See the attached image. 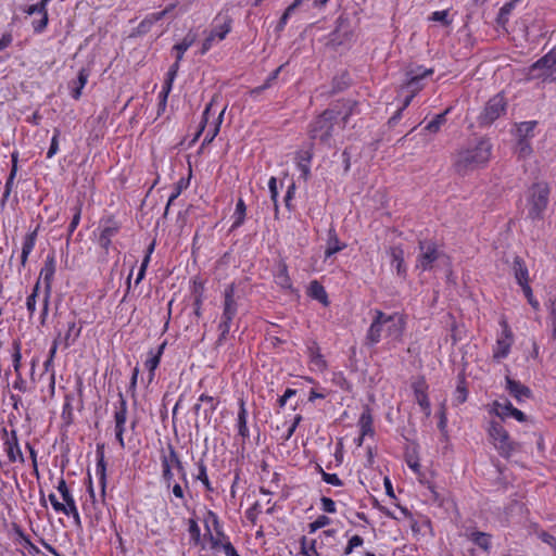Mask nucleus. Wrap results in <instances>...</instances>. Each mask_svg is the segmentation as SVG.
I'll list each match as a JSON object with an SVG mask.
<instances>
[{
    "instance_id": "4d7b16f0",
    "label": "nucleus",
    "mask_w": 556,
    "mask_h": 556,
    "mask_svg": "<svg viewBox=\"0 0 556 556\" xmlns=\"http://www.w3.org/2000/svg\"><path fill=\"white\" fill-rule=\"evenodd\" d=\"M80 214H81V208L78 205V206L75 207V214H74L73 219H72V222H71V224L68 226L70 233L74 232V230L78 226L79 220H80Z\"/></svg>"
},
{
    "instance_id": "a19ab883",
    "label": "nucleus",
    "mask_w": 556,
    "mask_h": 556,
    "mask_svg": "<svg viewBox=\"0 0 556 556\" xmlns=\"http://www.w3.org/2000/svg\"><path fill=\"white\" fill-rule=\"evenodd\" d=\"M245 210H247L245 204H244L243 200L240 199L236 205V212H235L236 219L232 225L233 228L242 225V223L244 220V216H245Z\"/></svg>"
},
{
    "instance_id": "473e14b6",
    "label": "nucleus",
    "mask_w": 556,
    "mask_h": 556,
    "mask_svg": "<svg viewBox=\"0 0 556 556\" xmlns=\"http://www.w3.org/2000/svg\"><path fill=\"white\" fill-rule=\"evenodd\" d=\"M194 41H195V35L188 34L181 40V42H179V43L174 46V50L177 51V56H176L177 61H181L182 60L184 53L193 45Z\"/></svg>"
},
{
    "instance_id": "de8ad7c7",
    "label": "nucleus",
    "mask_w": 556,
    "mask_h": 556,
    "mask_svg": "<svg viewBox=\"0 0 556 556\" xmlns=\"http://www.w3.org/2000/svg\"><path fill=\"white\" fill-rule=\"evenodd\" d=\"M59 136H60V131L56 129L54 131V136L51 139L50 148H49V150L47 152V157L48 159L53 157L58 153V151H59Z\"/></svg>"
},
{
    "instance_id": "052dcab7",
    "label": "nucleus",
    "mask_w": 556,
    "mask_h": 556,
    "mask_svg": "<svg viewBox=\"0 0 556 556\" xmlns=\"http://www.w3.org/2000/svg\"><path fill=\"white\" fill-rule=\"evenodd\" d=\"M58 491L60 492L61 496H62V500L64 498H67L71 495L70 491H68V488L66 485V482L65 480L61 479L58 483V486H56Z\"/></svg>"
},
{
    "instance_id": "ea45409f",
    "label": "nucleus",
    "mask_w": 556,
    "mask_h": 556,
    "mask_svg": "<svg viewBox=\"0 0 556 556\" xmlns=\"http://www.w3.org/2000/svg\"><path fill=\"white\" fill-rule=\"evenodd\" d=\"M316 542L314 540L307 541V539L304 536L301 540V553L304 556H318V553L316 551Z\"/></svg>"
},
{
    "instance_id": "680f3d73",
    "label": "nucleus",
    "mask_w": 556,
    "mask_h": 556,
    "mask_svg": "<svg viewBox=\"0 0 556 556\" xmlns=\"http://www.w3.org/2000/svg\"><path fill=\"white\" fill-rule=\"evenodd\" d=\"M99 475H100V483L102 486V495L104 494V481H105V467L103 463V458H101L97 465Z\"/></svg>"
},
{
    "instance_id": "4c0bfd02",
    "label": "nucleus",
    "mask_w": 556,
    "mask_h": 556,
    "mask_svg": "<svg viewBox=\"0 0 556 556\" xmlns=\"http://www.w3.org/2000/svg\"><path fill=\"white\" fill-rule=\"evenodd\" d=\"M163 462H166L168 464V468H173V467H176L178 468L179 470H182V466H181V463L178 458V455L177 453L175 452V450L169 446V451H168V454L167 455H163L162 457V463Z\"/></svg>"
},
{
    "instance_id": "bf43d9fd",
    "label": "nucleus",
    "mask_w": 556,
    "mask_h": 556,
    "mask_svg": "<svg viewBox=\"0 0 556 556\" xmlns=\"http://www.w3.org/2000/svg\"><path fill=\"white\" fill-rule=\"evenodd\" d=\"M217 135H218V131L216 130V128L207 126L205 128V137L203 140V143H211Z\"/></svg>"
},
{
    "instance_id": "4468645a",
    "label": "nucleus",
    "mask_w": 556,
    "mask_h": 556,
    "mask_svg": "<svg viewBox=\"0 0 556 556\" xmlns=\"http://www.w3.org/2000/svg\"><path fill=\"white\" fill-rule=\"evenodd\" d=\"M491 412L494 413L501 419L513 417L520 422H523L527 419L526 415L518 408H515L508 400L494 401L492 404Z\"/></svg>"
},
{
    "instance_id": "c9c22d12",
    "label": "nucleus",
    "mask_w": 556,
    "mask_h": 556,
    "mask_svg": "<svg viewBox=\"0 0 556 556\" xmlns=\"http://www.w3.org/2000/svg\"><path fill=\"white\" fill-rule=\"evenodd\" d=\"M163 349H164V345H161L159 349V352L155 355H152L150 358H148L144 363V366L150 371V377H149L150 380L153 379L154 370L157 368V366L160 364V358H161Z\"/></svg>"
},
{
    "instance_id": "423d86ee",
    "label": "nucleus",
    "mask_w": 556,
    "mask_h": 556,
    "mask_svg": "<svg viewBox=\"0 0 556 556\" xmlns=\"http://www.w3.org/2000/svg\"><path fill=\"white\" fill-rule=\"evenodd\" d=\"M507 102L503 94L498 93L491 98L479 115L481 126H490L500 118L506 111Z\"/></svg>"
},
{
    "instance_id": "864d4df0",
    "label": "nucleus",
    "mask_w": 556,
    "mask_h": 556,
    "mask_svg": "<svg viewBox=\"0 0 556 556\" xmlns=\"http://www.w3.org/2000/svg\"><path fill=\"white\" fill-rule=\"evenodd\" d=\"M114 432H115V438L118 441L121 447H125V442H124L125 425L114 424Z\"/></svg>"
},
{
    "instance_id": "7ed1b4c3",
    "label": "nucleus",
    "mask_w": 556,
    "mask_h": 556,
    "mask_svg": "<svg viewBox=\"0 0 556 556\" xmlns=\"http://www.w3.org/2000/svg\"><path fill=\"white\" fill-rule=\"evenodd\" d=\"M549 187L546 182L533 184L527 197L528 216L535 220L542 219L548 205Z\"/></svg>"
},
{
    "instance_id": "13d9d810",
    "label": "nucleus",
    "mask_w": 556,
    "mask_h": 556,
    "mask_svg": "<svg viewBox=\"0 0 556 556\" xmlns=\"http://www.w3.org/2000/svg\"><path fill=\"white\" fill-rule=\"evenodd\" d=\"M539 538L544 543L548 544L554 551H556V539L554 538V535L543 531L539 534Z\"/></svg>"
},
{
    "instance_id": "79ce46f5",
    "label": "nucleus",
    "mask_w": 556,
    "mask_h": 556,
    "mask_svg": "<svg viewBox=\"0 0 556 556\" xmlns=\"http://www.w3.org/2000/svg\"><path fill=\"white\" fill-rule=\"evenodd\" d=\"M80 334V328H77L75 323L68 325L67 333L64 338L65 348L70 346Z\"/></svg>"
},
{
    "instance_id": "58836bf2",
    "label": "nucleus",
    "mask_w": 556,
    "mask_h": 556,
    "mask_svg": "<svg viewBox=\"0 0 556 556\" xmlns=\"http://www.w3.org/2000/svg\"><path fill=\"white\" fill-rule=\"evenodd\" d=\"M516 153L521 159H526V157L530 156L532 153V148L530 146L529 140L518 139V142L516 146Z\"/></svg>"
},
{
    "instance_id": "2f4dec72",
    "label": "nucleus",
    "mask_w": 556,
    "mask_h": 556,
    "mask_svg": "<svg viewBox=\"0 0 556 556\" xmlns=\"http://www.w3.org/2000/svg\"><path fill=\"white\" fill-rule=\"evenodd\" d=\"M535 122H523L517 126L516 134L518 139L529 140L534 136Z\"/></svg>"
},
{
    "instance_id": "c03bdc74",
    "label": "nucleus",
    "mask_w": 556,
    "mask_h": 556,
    "mask_svg": "<svg viewBox=\"0 0 556 556\" xmlns=\"http://www.w3.org/2000/svg\"><path fill=\"white\" fill-rule=\"evenodd\" d=\"M38 290H39V281H37L31 294L27 298V301H26V306H27V309L30 313V315L34 314V312L36 309V299L38 295Z\"/></svg>"
},
{
    "instance_id": "c756f323",
    "label": "nucleus",
    "mask_w": 556,
    "mask_h": 556,
    "mask_svg": "<svg viewBox=\"0 0 556 556\" xmlns=\"http://www.w3.org/2000/svg\"><path fill=\"white\" fill-rule=\"evenodd\" d=\"M35 241H36V231L28 233L23 241L22 255H21V263L23 266L26 264L28 255L30 254V252L33 251V249L35 247Z\"/></svg>"
},
{
    "instance_id": "f704fd0d",
    "label": "nucleus",
    "mask_w": 556,
    "mask_h": 556,
    "mask_svg": "<svg viewBox=\"0 0 556 556\" xmlns=\"http://www.w3.org/2000/svg\"><path fill=\"white\" fill-rule=\"evenodd\" d=\"M450 112V109L445 110V112L437 115L431 122H429L426 126V130L435 134L440 130L441 126L445 123V115Z\"/></svg>"
},
{
    "instance_id": "09e8293b",
    "label": "nucleus",
    "mask_w": 556,
    "mask_h": 556,
    "mask_svg": "<svg viewBox=\"0 0 556 556\" xmlns=\"http://www.w3.org/2000/svg\"><path fill=\"white\" fill-rule=\"evenodd\" d=\"M363 542L364 541L359 535H353L345 547L344 554H351L355 547L363 545Z\"/></svg>"
},
{
    "instance_id": "1a4fd4ad",
    "label": "nucleus",
    "mask_w": 556,
    "mask_h": 556,
    "mask_svg": "<svg viewBox=\"0 0 556 556\" xmlns=\"http://www.w3.org/2000/svg\"><path fill=\"white\" fill-rule=\"evenodd\" d=\"M443 256L435 243L433 242H419V255L417 257L416 268L421 270H429L433 267V263Z\"/></svg>"
},
{
    "instance_id": "5fc2aeb1",
    "label": "nucleus",
    "mask_w": 556,
    "mask_h": 556,
    "mask_svg": "<svg viewBox=\"0 0 556 556\" xmlns=\"http://www.w3.org/2000/svg\"><path fill=\"white\" fill-rule=\"evenodd\" d=\"M321 508L324 511L329 513V514L336 513V504L329 497L321 498Z\"/></svg>"
},
{
    "instance_id": "39448f33",
    "label": "nucleus",
    "mask_w": 556,
    "mask_h": 556,
    "mask_svg": "<svg viewBox=\"0 0 556 556\" xmlns=\"http://www.w3.org/2000/svg\"><path fill=\"white\" fill-rule=\"evenodd\" d=\"M488 432L494 447L502 456L508 457L516 451L517 444L510 440L508 432L500 424L491 422Z\"/></svg>"
},
{
    "instance_id": "49530a36",
    "label": "nucleus",
    "mask_w": 556,
    "mask_h": 556,
    "mask_svg": "<svg viewBox=\"0 0 556 556\" xmlns=\"http://www.w3.org/2000/svg\"><path fill=\"white\" fill-rule=\"evenodd\" d=\"M447 17H448V11L443 10V11L433 12L430 16V20L433 22H440L444 25H450L451 21Z\"/></svg>"
},
{
    "instance_id": "393cba45",
    "label": "nucleus",
    "mask_w": 556,
    "mask_h": 556,
    "mask_svg": "<svg viewBox=\"0 0 556 556\" xmlns=\"http://www.w3.org/2000/svg\"><path fill=\"white\" fill-rule=\"evenodd\" d=\"M174 9V4L167 7L165 10L156 13H152L148 15L139 25L141 31H147L149 27L155 22L162 20L166 14H168Z\"/></svg>"
},
{
    "instance_id": "9b49d317",
    "label": "nucleus",
    "mask_w": 556,
    "mask_h": 556,
    "mask_svg": "<svg viewBox=\"0 0 556 556\" xmlns=\"http://www.w3.org/2000/svg\"><path fill=\"white\" fill-rule=\"evenodd\" d=\"M502 326V333L497 338L496 343L493 348V358L496 361H501L502 358L508 356L510 348L514 342L513 333L508 325L505 321H503Z\"/></svg>"
},
{
    "instance_id": "6ab92c4d",
    "label": "nucleus",
    "mask_w": 556,
    "mask_h": 556,
    "mask_svg": "<svg viewBox=\"0 0 556 556\" xmlns=\"http://www.w3.org/2000/svg\"><path fill=\"white\" fill-rule=\"evenodd\" d=\"M391 256V265L395 267L400 277L406 276V266L404 264V251L401 247H392L389 250Z\"/></svg>"
},
{
    "instance_id": "412c9836",
    "label": "nucleus",
    "mask_w": 556,
    "mask_h": 556,
    "mask_svg": "<svg viewBox=\"0 0 556 556\" xmlns=\"http://www.w3.org/2000/svg\"><path fill=\"white\" fill-rule=\"evenodd\" d=\"M89 78V72L86 68H81L78 72L77 79L71 83V91L74 99H79L81 90L86 86Z\"/></svg>"
},
{
    "instance_id": "9d476101",
    "label": "nucleus",
    "mask_w": 556,
    "mask_h": 556,
    "mask_svg": "<svg viewBox=\"0 0 556 556\" xmlns=\"http://www.w3.org/2000/svg\"><path fill=\"white\" fill-rule=\"evenodd\" d=\"M432 74V68H424L421 66L410 68L406 74L407 79L404 88H406L408 92L417 94L424 88V84L421 83L422 79L425 77L431 76Z\"/></svg>"
},
{
    "instance_id": "69168bd1",
    "label": "nucleus",
    "mask_w": 556,
    "mask_h": 556,
    "mask_svg": "<svg viewBox=\"0 0 556 556\" xmlns=\"http://www.w3.org/2000/svg\"><path fill=\"white\" fill-rule=\"evenodd\" d=\"M323 478H324V480L327 483H330L332 485H341L342 484L341 480L334 473H326V472H324L323 473Z\"/></svg>"
},
{
    "instance_id": "aec40b11",
    "label": "nucleus",
    "mask_w": 556,
    "mask_h": 556,
    "mask_svg": "<svg viewBox=\"0 0 556 556\" xmlns=\"http://www.w3.org/2000/svg\"><path fill=\"white\" fill-rule=\"evenodd\" d=\"M179 62L180 61L176 60V62L170 66L169 71L167 73V78H166L165 85L163 87V91L160 94V97H161L160 106L162 110H164V108L166 105V100H167L168 93L172 90L174 79H175L178 68H179Z\"/></svg>"
},
{
    "instance_id": "0eeeda50",
    "label": "nucleus",
    "mask_w": 556,
    "mask_h": 556,
    "mask_svg": "<svg viewBox=\"0 0 556 556\" xmlns=\"http://www.w3.org/2000/svg\"><path fill=\"white\" fill-rule=\"evenodd\" d=\"M235 295V287L233 285L227 286L225 289V301H224V312L222 316V321L219 324L220 336L218 341L220 342L226 338L230 330V324L233 317L237 314V304L233 299Z\"/></svg>"
},
{
    "instance_id": "37998d69",
    "label": "nucleus",
    "mask_w": 556,
    "mask_h": 556,
    "mask_svg": "<svg viewBox=\"0 0 556 556\" xmlns=\"http://www.w3.org/2000/svg\"><path fill=\"white\" fill-rule=\"evenodd\" d=\"M416 400L426 415H430V403L428 396L419 389H416Z\"/></svg>"
},
{
    "instance_id": "f8f14e48",
    "label": "nucleus",
    "mask_w": 556,
    "mask_h": 556,
    "mask_svg": "<svg viewBox=\"0 0 556 556\" xmlns=\"http://www.w3.org/2000/svg\"><path fill=\"white\" fill-rule=\"evenodd\" d=\"M55 273V262L53 257H48L45 262L43 267L40 270L39 282L42 280L46 289V296L43 300L42 317L45 318L48 314L49 295L51 292V283Z\"/></svg>"
},
{
    "instance_id": "603ef678",
    "label": "nucleus",
    "mask_w": 556,
    "mask_h": 556,
    "mask_svg": "<svg viewBox=\"0 0 556 556\" xmlns=\"http://www.w3.org/2000/svg\"><path fill=\"white\" fill-rule=\"evenodd\" d=\"M330 523V519L326 516H319L314 522L309 525L311 532L316 531L319 528L326 527Z\"/></svg>"
},
{
    "instance_id": "5701e85b",
    "label": "nucleus",
    "mask_w": 556,
    "mask_h": 556,
    "mask_svg": "<svg viewBox=\"0 0 556 556\" xmlns=\"http://www.w3.org/2000/svg\"><path fill=\"white\" fill-rule=\"evenodd\" d=\"M308 355L311 366L314 370L324 371L327 367L324 356L320 354L319 349L315 345L308 348Z\"/></svg>"
},
{
    "instance_id": "b1692460",
    "label": "nucleus",
    "mask_w": 556,
    "mask_h": 556,
    "mask_svg": "<svg viewBox=\"0 0 556 556\" xmlns=\"http://www.w3.org/2000/svg\"><path fill=\"white\" fill-rule=\"evenodd\" d=\"M308 295L319 301L325 306L328 305V296L325 288L317 281L314 280L308 286Z\"/></svg>"
},
{
    "instance_id": "a18cd8bd",
    "label": "nucleus",
    "mask_w": 556,
    "mask_h": 556,
    "mask_svg": "<svg viewBox=\"0 0 556 556\" xmlns=\"http://www.w3.org/2000/svg\"><path fill=\"white\" fill-rule=\"evenodd\" d=\"M268 188L270 192V198L274 202L275 210H278V188H277V179L275 177H271L268 181Z\"/></svg>"
},
{
    "instance_id": "c85d7f7f",
    "label": "nucleus",
    "mask_w": 556,
    "mask_h": 556,
    "mask_svg": "<svg viewBox=\"0 0 556 556\" xmlns=\"http://www.w3.org/2000/svg\"><path fill=\"white\" fill-rule=\"evenodd\" d=\"M240 409L238 413V429L239 434L243 438L249 435V429L247 426L248 410L245 408L244 401L241 399L239 402Z\"/></svg>"
},
{
    "instance_id": "7c9ffc66",
    "label": "nucleus",
    "mask_w": 556,
    "mask_h": 556,
    "mask_svg": "<svg viewBox=\"0 0 556 556\" xmlns=\"http://www.w3.org/2000/svg\"><path fill=\"white\" fill-rule=\"evenodd\" d=\"M127 420V402L123 394H119V404L114 412V424L126 425Z\"/></svg>"
},
{
    "instance_id": "ddd939ff",
    "label": "nucleus",
    "mask_w": 556,
    "mask_h": 556,
    "mask_svg": "<svg viewBox=\"0 0 556 556\" xmlns=\"http://www.w3.org/2000/svg\"><path fill=\"white\" fill-rule=\"evenodd\" d=\"M50 0H41L39 3L28 5L22 9V11L26 15H39V22L36 21L31 22L33 28L35 33H41L48 25V12H47V5Z\"/></svg>"
},
{
    "instance_id": "e433bc0d",
    "label": "nucleus",
    "mask_w": 556,
    "mask_h": 556,
    "mask_svg": "<svg viewBox=\"0 0 556 556\" xmlns=\"http://www.w3.org/2000/svg\"><path fill=\"white\" fill-rule=\"evenodd\" d=\"M470 540L484 551H486L490 547V536L486 533L472 532L470 534Z\"/></svg>"
},
{
    "instance_id": "f3484780",
    "label": "nucleus",
    "mask_w": 556,
    "mask_h": 556,
    "mask_svg": "<svg viewBox=\"0 0 556 556\" xmlns=\"http://www.w3.org/2000/svg\"><path fill=\"white\" fill-rule=\"evenodd\" d=\"M119 225L113 219L104 220L99 227V244L108 249L111 244V239L118 232Z\"/></svg>"
},
{
    "instance_id": "6e6552de",
    "label": "nucleus",
    "mask_w": 556,
    "mask_h": 556,
    "mask_svg": "<svg viewBox=\"0 0 556 556\" xmlns=\"http://www.w3.org/2000/svg\"><path fill=\"white\" fill-rule=\"evenodd\" d=\"M214 27L202 45L201 53H206L212 46L225 39L231 29V20L227 15H218L214 21Z\"/></svg>"
},
{
    "instance_id": "774afa93",
    "label": "nucleus",
    "mask_w": 556,
    "mask_h": 556,
    "mask_svg": "<svg viewBox=\"0 0 556 556\" xmlns=\"http://www.w3.org/2000/svg\"><path fill=\"white\" fill-rule=\"evenodd\" d=\"M548 320L552 321V320H556V299L551 301L549 305H548Z\"/></svg>"
},
{
    "instance_id": "dca6fc26",
    "label": "nucleus",
    "mask_w": 556,
    "mask_h": 556,
    "mask_svg": "<svg viewBox=\"0 0 556 556\" xmlns=\"http://www.w3.org/2000/svg\"><path fill=\"white\" fill-rule=\"evenodd\" d=\"M216 98L217 97H213V99L211 100V102L206 105L204 112H203V116H202V122H201V125H200V129L199 131L197 132V136H195V139L199 138V136L205 130V128L207 126H211L213 128H216V130L219 132V128H220V125L223 123V119H224V115H225V112H226V106H224L222 109V111L218 113L217 117L212 122L210 123V115H211V112H212V109H213V105L216 101Z\"/></svg>"
},
{
    "instance_id": "f257e3e1",
    "label": "nucleus",
    "mask_w": 556,
    "mask_h": 556,
    "mask_svg": "<svg viewBox=\"0 0 556 556\" xmlns=\"http://www.w3.org/2000/svg\"><path fill=\"white\" fill-rule=\"evenodd\" d=\"M405 324L404 316L399 313L386 314L376 309L366 333L367 344L376 345L381 340H386L389 346H394L402 340Z\"/></svg>"
},
{
    "instance_id": "6e6d98bb",
    "label": "nucleus",
    "mask_w": 556,
    "mask_h": 556,
    "mask_svg": "<svg viewBox=\"0 0 556 556\" xmlns=\"http://www.w3.org/2000/svg\"><path fill=\"white\" fill-rule=\"evenodd\" d=\"M189 532L195 543L200 541V528L194 520L189 521Z\"/></svg>"
},
{
    "instance_id": "e2e57ef3",
    "label": "nucleus",
    "mask_w": 556,
    "mask_h": 556,
    "mask_svg": "<svg viewBox=\"0 0 556 556\" xmlns=\"http://www.w3.org/2000/svg\"><path fill=\"white\" fill-rule=\"evenodd\" d=\"M197 478H198L200 481H202V482H203V484H204L207 489H210V481H208V477H207V473H206V468H205L203 465H201V466L199 467V473H198Z\"/></svg>"
},
{
    "instance_id": "20e7f679",
    "label": "nucleus",
    "mask_w": 556,
    "mask_h": 556,
    "mask_svg": "<svg viewBox=\"0 0 556 556\" xmlns=\"http://www.w3.org/2000/svg\"><path fill=\"white\" fill-rule=\"evenodd\" d=\"M339 113L333 110L325 111L312 125L311 137L321 143H329L332 134L340 127Z\"/></svg>"
},
{
    "instance_id": "8fccbe9b",
    "label": "nucleus",
    "mask_w": 556,
    "mask_h": 556,
    "mask_svg": "<svg viewBox=\"0 0 556 556\" xmlns=\"http://www.w3.org/2000/svg\"><path fill=\"white\" fill-rule=\"evenodd\" d=\"M63 502H64V503H62L63 509H61V513L65 514L66 516H70L71 513H73L75 509H77L73 496L64 498Z\"/></svg>"
},
{
    "instance_id": "72a5a7b5",
    "label": "nucleus",
    "mask_w": 556,
    "mask_h": 556,
    "mask_svg": "<svg viewBox=\"0 0 556 556\" xmlns=\"http://www.w3.org/2000/svg\"><path fill=\"white\" fill-rule=\"evenodd\" d=\"M312 159V154L309 151H302L298 156V167L302 172L304 178H307L309 175V162Z\"/></svg>"
},
{
    "instance_id": "2eb2a0df",
    "label": "nucleus",
    "mask_w": 556,
    "mask_h": 556,
    "mask_svg": "<svg viewBox=\"0 0 556 556\" xmlns=\"http://www.w3.org/2000/svg\"><path fill=\"white\" fill-rule=\"evenodd\" d=\"M543 70L542 75L546 79L556 80V49L533 64L532 71Z\"/></svg>"
},
{
    "instance_id": "0e129e2a",
    "label": "nucleus",
    "mask_w": 556,
    "mask_h": 556,
    "mask_svg": "<svg viewBox=\"0 0 556 556\" xmlns=\"http://www.w3.org/2000/svg\"><path fill=\"white\" fill-rule=\"evenodd\" d=\"M162 471H163V479L164 481L167 483V485L169 486L170 484V481L173 480V472H172V469L168 468V464L166 462H163V467H162Z\"/></svg>"
},
{
    "instance_id": "bb28decb",
    "label": "nucleus",
    "mask_w": 556,
    "mask_h": 556,
    "mask_svg": "<svg viewBox=\"0 0 556 556\" xmlns=\"http://www.w3.org/2000/svg\"><path fill=\"white\" fill-rule=\"evenodd\" d=\"M5 446H7V454H8L10 462H16V460L24 462L23 454L18 446L17 439L15 435H13L12 440H8L5 442Z\"/></svg>"
},
{
    "instance_id": "3c124183",
    "label": "nucleus",
    "mask_w": 556,
    "mask_h": 556,
    "mask_svg": "<svg viewBox=\"0 0 556 556\" xmlns=\"http://www.w3.org/2000/svg\"><path fill=\"white\" fill-rule=\"evenodd\" d=\"M466 400H467V390L465 389L464 386L458 384L455 390V393H454V401L456 402V404H462Z\"/></svg>"
},
{
    "instance_id": "f03ea898",
    "label": "nucleus",
    "mask_w": 556,
    "mask_h": 556,
    "mask_svg": "<svg viewBox=\"0 0 556 556\" xmlns=\"http://www.w3.org/2000/svg\"><path fill=\"white\" fill-rule=\"evenodd\" d=\"M492 144L486 139L479 140L475 146L459 149L454 156V168L460 175H467L486 165L491 157Z\"/></svg>"
},
{
    "instance_id": "4be33fe9",
    "label": "nucleus",
    "mask_w": 556,
    "mask_h": 556,
    "mask_svg": "<svg viewBox=\"0 0 556 556\" xmlns=\"http://www.w3.org/2000/svg\"><path fill=\"white\" fill-rule=\"evenodd\" d=\"M513 271L519 286L529 282L528 268L520 257L514 260Z\"/></svg>"
},
{
    "instance_id": "a878e982",
    "label": "nucleus",
    "mask_w": 556,
    "mask_h": 556,
    "mask_svg": "<svg viewBox=\"0 0 556 556\" xmlns=\"http://www.w3.org/2000/svg\"><path fill=\"white\" fill-rule=\"evenodd\" d=\"M275 281L282 289H291L292 283L288 275L287 265L285 263H280L278 265L277 273L275 275Z\"/></svg>"
},
{
    "instance_id": "a211bd4d",
    "label": "nucleus",
    "mask_w": 556,
    "mask_h": 556,
    "mask_svg": "<svg viewBox=\"0 0 556 556\" xmlns=\"http://www.w3.org/2000/svg\"><path fill=\"white\" fill-rule=\"evenodd\" d=\"M505 380H506V390L518 403H521L526 399H529L531 396V391L528 387L523 386L519 381H516L509 377H506Z\"/></svg>"
},
{
    "instance_id": "338daca9",
    "label": "nucleus",
    "mask_w": 556,
    "mask_h": 556,
    "mask_svg": "<svg viewBox=\"0 0 556 556\" xmlns=\"http://www.w3.org/2000/svg\"><path fill=\"white\" fill-rule=\"evenodd\" d=\"M223 549L226 556H240L230 542L225 543Z\"/></svg>"
},
{
    "instance_id": "cd10ccee",
    "label": "nucleus",
    "mask_w": 556,
    "mask_h": 556,
    "mask_svg": "<svg viewBox=\"0 0 556 556\" xmlns=\"http://www.w3.org/2000/svg\"><path fill=\"white\" fill-rule=\"evenodd\" d=\"M344 248H345V244L340 243L334 230H329L327 249L325 251L326 256L330 257L331 255L336 254L337 252L343 250Z\"/></svg>"
}]
</instances>
